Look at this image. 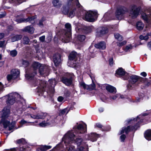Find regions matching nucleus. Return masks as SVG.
I'll use <instances>...</instances> for the list:
<instances>
[{"instance_id":"nucleus-1","label":"nucleus","mask_w":151,"mask_h":151,"mask_svg":"<svg viewBox=\"0 0 151 151\" xmlns=\"http://www.w3.org/2000/svg\"><path fill=\"white\" fill-rule=\"evenodd\" d=\"M68 4L66 6H63L61 9L63 13L65 15L68 14L70 10V12L68 15L69 17L72 18L75 15L78 17H80L78 15L81 12V9L78 6L76 5V0H68Z\"/></svg>"},{"instance_id":"nucleus-2","label":"nucleus","mask_w":151,"mask_h":151,"mask_svg":"<svg viewBox=\"0 0 151 151\" xmlns=\"http://www.w3.org/2000/svg\"><path fill=\"white\" fill-rule=\"evenodd\" d=\"M76 0V5L80 8L81 12H80V14H78V16H83L85 14V18L87 21L90 22H94L97 19L98 17L97 12L95 11H91L86 12L83 9V7L79 3L78 0Z\"/></svg>"},{"instance_id":"nucleus-3","label":"nucleus","mask_w":151,"mask_h":151,"mask_svg":"<svg viewBox=\"0 0 151 151\" xmlns=\"http://www.w3.org/2000/svg\"><path fill=\"white\" fill-rule=\"evenodd\" d=\"M65 27L66 29L63 30L60 39L63 42L67 43L70 41L71 38V25L68 23L65 24Z\"/></svg>"},{"instance_id":"nucleus-4","label":"nucleus","mask_w":151,"mask_h":151,"mask_svg":"<svg viewBox=\"0 0 151 151\" xmlns=\"http://www.w3.org/2000/svg\"><path fill=\"white\" fill-rule=\"evenodd\" d=\"M32 67L34 70L39 68V72L40 75L45 74L47 76L49 74L50 68L47 65H41L38 62H35L33 63Z\"/></svg>"},{"instance_id":"nucleus-5","label":"nucleus","mask_w":151,"mask_h":151,"mask_svg":"<svg viewBox=\"0 0 151 151\" xmlns=\"http://www.w3.org/2000/svg\"><path fill=\"white\" fill-rule=\"evenodd\" d=\"M80 55L74 51L72 52L69 56L68 63L72 67H76L78 63Z\"/></svg>"},{"instance_id":"nucleus-6","label":"nucleus","mask_w":151,"mask_h":151,"mask_svg":"<svg viewBox=\"0 0 151 151\" xmlns=\"http://www.w3.org/2000/svg\"><path fill=\"white\" fill-rule=\"evenodd\" d=\"M128 11V9L123 6H119L117 7L115 12L116 18L118 20H121L124 17V14Z\"/></svg>"},{"instance_id":"nucleus-7","label":"nucleus","mask_w":151,"mask_h":151,"mask_svg":"<svg viewBox=\"0 0 151 151\" xmlns=\"http://www.w3.org/2000/svg\"><path fill=\"white\" fill-rule=\"evenodd\" d=\"M7 97L6 102L8 105L13 104L17 100L21 98L20 96L16 93H10L6 96Z\"/></svg>"},{"instance_id":"nucleus-8","label":"nucleus","mask_w":151,"mask_h":151,"mask_svg":"<svg viewBox=\"0 0 151 151\" xmlns=\"http://www.w3.org/2000/svg\"><path fill=\"white\" fill-rule=\"evenodd\" d=\"M140 9V6H137L134 5H132L129 8V16L133 18H136L139 15Z\"/></svg>"},{"instance_id":"nucleus-9","label":"nucleus","mask_w":151,"mask_h":151,"mask_svg":"<svg viewBox=\"0 0 151 151\" xmlns=\"http://www.w3.org/2000/svg\"><path fill=\"white\" fill-rule=\"evenodd\" d=\"M138 80L145 82V83L147 85H148L149 83V81H147V79H146L145 78H138V76H130V78L129 80V84L127 86L128 88H129V86H131L130 85V84L131 83L134 84Z\"/></svg>"},{"instance_id":"nucleus-10","label":"nucleus","mask_w":151,"mask_h":151,"mask_svg":"<svg viewBox=\"0 0 151 151\" xmlns=\"http://www.w3.org/2000/svg\"><path fill=\"white\" fill-rule=\"evenodd\" d=\"M142 19L149 25L151 22V8H148L141 14Z\"/></svg>"},{"instance_id":"nucleus-11","label":"nucleus","mask_w":151,"mask_h":151,"mask_svg":"<svg viewBox=\"0 0 151 151\" xmlns=\"http://www.w3.org/2000/svg\"><path fill=\"white\" fill-rule=\"evenodd\" d=\"M75 137V135L72 132H68L63 138V141L64 142L65 144H70L74 142Z\"/></svg>"},{"instance_id":"nucleus-12","label":"nucleus","mask_w":151,"mask_h":151,"mask_svg":"<svg viewBox=\"0 0 151 151\" xmlns=\"http://www.w3.org/2000/svg\"><path fill=\"white\" fill-rule=\"evenodd\" d=\"M36 17L32 16V17H29L26 19L24 18H21L20 19H15V21L18 23H20L23 22H29L31 24H33L35 23V19Z\"/></svg>"},{"instance_id":"nucleus-13","label":"nucleus","mask_w":151,"mask_h":151,"mask_svg":"<svg viewBox=\"0 0 151 151\" xmlns=\"http://www.w3.org/2000/svg\"><path fill=\"white\" fill-rule=\"evenodd\" d=\"M2 122L4 128H6L7 127H9V130H11L13 129L15 124V122H12L10 124L9 121L4 119H2Z\"/></svg>"},{"instance_id":"nucleus-14","label":"nucleus","mask_w":151,"mask_h":151,"mask_svg":"<svg viewBox=\"0 0 151 151\" xmlns=\"http://www.w3.org/2000/svg\"><path fill=\"white\" fill-rule=\"evenodd\" d=\"M61 56L59 53L54 54L53 56L52 60L55 65L57 66L60 63L61 61Z\"/></svg>"},{"instance_id":"nucleus-15","label":"nucleus","mask_w":151,"mask_h":151,"mask_svg":"<svg viewBox=\"0 0 151 151\" xmlns=\"http://www.w3.org/2000/svg\"><path fill=\"white\" fill-rule=\"evenodd\" d=\"M85 127L83 126L82 124H79L76 129L75 133L78 134H82L84 133L86 130V125H85Z\"/></svg>"},{"instance_id":"nucleus-16","label":"nucleus","mask_w":151,"mask_h":151,"mask_svg":"<svg viewBox=\"0 0 151 151\" xmlns=\"http://www.w3.org/2000/svg\"><path fill=\"white\" fill-rule=\"evenodd\" d=\"M10 110L9 107H5L2 111L1 114L3 119L8 117L9 114Z\"/></svg>"},{"instance_id":"nucleus-17","label":"nucleus","mask_w":151,"mask_h":151,"mask_svg":"<svg viewBox=\"0 0 151 151\" xmlns=\"http://www.w3.org/2000/svg\"><path fill=\"white\" fill-rule=\"evenodd\" d=\"M80 86H82L84 88L89 90H93L95 89L96 86L93 83L92 84L88 85L85 84L83 82H81Z\"/></svg>"},{"instance_id":"nucleus-18","label":"nucleus","mask_w":151,"mask_h":151,"mask_svg":"<svg viewBox=\"0 0 151 151\" xmlns=\"http://www.w3.org/2000/svg\"><path fill=\"white\" fill-rule=\"evenodd\" d=\"M62 82L67 86H69L72 83V78L71 77L67 78L63 76L61 78Z\"/></svg>"},{"instance_id":"nucleus-19","label":"nucleus","mask_w":151,"mask_h":151,"mask_svg":"<svg viewBox=\"0 0 151 151\" xmlns=\"http://www.w3.org/2000/svg\"><path fill=\"white\" fill-rule=\"evenodd\" d=\"M116 74L119 76H127L129 75L122 68H119L116 71Z\"/></svg>"},{"instance_id":"nucleus-20","label":"nucleus","mask_w":151,"mask_h":151,"mask_svg":"<svg viewBox=\"0 0 151 151\" xmlns=\"http://www.w3.org/2000/svg\"><path fill=\"white\" fill-rule=\"evenodd\" d=\"M95 47L100 50H103L106 48V44L105 42L101 41L95 44Z\"/></svg>"},{"instance_id":"nucleus-21","label":"nucleus","mask_w":151,"mask_h":151,"mask_svg":"<svg viewBox=\"0 0 151 151\" xmlns=\"http://www.w3.org/2000/svg\"><path fill=\"white\" fill-rule=\"evenodd\" d=\"M22 30L23 32L32 34L34 32V29L32 26H29L25 27Z\"/></svg>"},{"instance_id":"nucleus-22","label":"nucleus","mask_w":151,"mask_h":151,"mask_svg":"<svg viewBox=\"0 0 151 151\" xmlns=\"http://www.w3.org/2000/svg\"><path fill=\"white\" fill-rule=\"evenodd\" d=\"M85 38V36L83 35H78L77 36V40L80 42V43H78L79 44V46L80 47L82 46V44L81 43L84 41Z\"/></svg>"},{"instance_id":"nucleus-23","label":"nucleus","mask_w":151,"mask_h":151,"mask_svg":"<svg viewBox=\"0 0 151 151\" xmlns=\"http://www.w3.org/2000/svg\"><path fill=\"white\" fill-rule=\"evenodd\" d=\"M112 19L111 17V15L109 12H106L105 13L102 19V21L104 22L109 21Z\"/></svg>"},{"instance_id":"nucleus-24","label":"nucleus","mask_w":151,"mask_h":151,"mask_svg":"<svg viewBox=\"0 0 151 151\" xmlns=\"http://www.w3.org/2000/svg\"><path fill=\"white\" fill-rule=\"evenodd\" d=\"M20 72L19 70L17 69H13L10 72V74L7 76H19Z\"/></svg>"},{"instance_id":"nucleus-25","label":"nucleus","mask_w":151,"mask_h":151,"mask_svg":"<svg viewBox=\"0 0 151 151\" xmlns=\"http://www.w3.org/2000/svg\"><path fill=\"white\" fill-rule=\"evenodd\" d=\"M106 88L108 91L110 93L114 92L115 93L116 92V88L111 85H108L106 86Z\"/></svg>"},{"instance_id":"nucleus-26","label":"nucleus","mask_w":151,"mask_h":151,"mask_svg":"<svg viewBox=\"0 0 151 151\" xmlns=\"http://www.w3.org/2000/svg\"><path fill=\"white\" fill-rule=\"evenodd\" d=\"M145 138L148 140H151V130H147L145 133Z\"/></svg>"},{"instance_id":"nucleus-27","label":"nucleus","mask_w":151,"mask_h":151,"mask_svg":"<svg viewBox=\"0 0 151 151\" xmlns=\"http://www.w3.org/2000/svg\"><path fill=\"white\" fill-rule=\"evenodd\" d=\"M98 135L95 133H92L89 136V139L92 142L96 140Z\"/></svg>"},{"instance_id":"nucleus-28","label":"nucleus","mask_w":151,"mask_h":151,"mask_svg":"<svg viewBox=\"0 0 151 151\" xmlns=\"http://www.w3.org/2000/svg\"><path fill=\"white\" fill-rule=\"evenodd\" d=\"M54 72L57 76H74V74L72 73L64 72L61 73L59 72L60 73L59 74L56 71H55Z\"/></svg>"},{"instance_id":"nucleus-29","label":"nucleus","mask_w":151,"mask_h":151,"mask_svg":"<svg viewBox=\"0 0 151 151\" xmlns=\"http://www.w3.org/2000/svg\"><path fill=\"white\" fill-rule=\"evenodd\" d=\"M144 27V24L141 22H138L136 24V27L138 30H142Z\"/></svg>"},{"instance_id":"nucleus-30","label":"nucleus","mask_w":151,"mask_h":151,"mask_svg":"<svg viewBox=\"0 0 151 151\" xmlns=\"http://www.w3.org/2000/svg\"><path fill=\"white\" fill-rule=\"evenodd\" d=\"M22 36L21 35H16L12 38V42H14L16 41H18L20 40L22 38Z\"/></svg>"},{"instance_id":"nucleus-31","label":"nucleus","mask_w":151,"mask_h":151,"mask_svg":"<svg viewBox=\"0 0 151 151\" xmlns=\"http://www.w3.org/2000/svg\"><path fill=\"white\" fill-rule=\"evenodd\" d=\"M52 3L55 7H59L61 5V2L59 0H53Z\"/></svg>"},{"instance_id":"nucleus-32","label":"nucleus","mask_w":151,"mask_h":151,"mask_svg":"<svg viewBox=\"0 0 151 151\" xmlns=\"http://www.w3.org/2000/svg\"><path fill=\"white\" fill-rule=\"evenodd\" d=\"M130 128L129 126H127L126 128L125 127H123L121 131V134H123L124 132H125L127 134L130 131Z\"/></svg>"},{"instance_id":"nucleus-33","label":"nucleus","mask_w":151,"mask_h":151,"mask_svg":"<svg viewBox=\"0 0 151 151\" xmlns=\"http://www.w3.org/2000/svg\"><path fill=\"white\" fill-rule=\"evenodd\" d=\"M26 1V0H10V1L11 3H14L16 5H18Z\"/></svg>"},{"instance_id":"nucleus-34","label":"nucleus","mask_w":151,"mask_h":151,"mask_svg":"<svg viewBox=\"0 0 151 151\" xmlns=\"http://www.w3.org/2000/svg\"><path fill=\"white\" fill-rule=\"evenodd\" d=\"M93 27L91 26H85L84 27V29L85 31V32L86 33H88L92 31Z\"/></svg>"},{"instance_id":"nucleus-35","label":"nucleus","mask_w":151,"mask_h":151,"mask_svg":"<svg viewBox=\"0 0 151 151\" xmlns=\"http://www.w3.org/2000/svg\"><path fill=\"white\" fill-rule=\"evenodd\" d=\"M114 36L115 39L119 41H121L123 40L122 37L118 33L114 34Z\"/></svg>"},{"instance_id":"nucleus-36","label":"nucleus","mask_w":151,"mask_h":151,"mask_svg":"<svg viewBox=\"0 0 151 151\" xmlns=\"http://www.w3.org/2000/svg\"><path fill=\"white\" fill-rule=\"evenodd\" d=\"M40 88L44 89L46 86V82L45 81H40Z\"/></svg>"},{"instance_id":"nucleus-37","label":"nucleus","mask_w":151,"mask_h":151,"mask_svg":"<svg viewBox=\"0 0 151 151\" xmlns=\"http://www.w3.org/2000/svg\"><path fill=\"white\" fill-rule=\"evenodd\" d=\"M132 47L131 45L127 46L124 48H123L125 52H129L132 49Z\"/></svg>"},{"instance_id":"nucleus-38","label":"nucleus","mask_w":151,"mask_h":151,"mask_svg":"<svg viewBox=\"0 0 151 151\" xmlns=\"http://www.w3.org/2000/svg\"><path fill=\"white\" fill-rule=\"evenodd\" d=\"M23 42L24 44L27 45L29 42V39L28 37L24 36L23 38Z\"/></svg>"},{"instance_id":"nucleus-39","label":"nucleus","mask_w":151,"mask_h":151,"mask_svg":"<svg viewBox=\"0 0 151 151\" xmlns=\"http://www.w3.org/2000/svg\"><path fill=\"white\" fill-rule=\"evenodd\" d=\"M45 20L44 18H42L39 20L38 25L40 27H44V23Z\"/></svg>"},{"instance_id":"nucleus-40","label":"nucleus","mask_w":151,"mask_h":151,"mask_svg":"<svg viewBox=\"0 0 151 151\" xmlns=\"http://www.w3.org/2000/svg\"><path fill=\"white\" fill-rule=\"evenodd\" d=\"M108 32V30L107 28L103 27L100 31L99 33L101 35H104L107 33Z\"/></svg>"},{"instance_id":"nucleus-41","label":"nucleus","mask_w":151,"mask_h":151,"mask_svg":"<svg viewBox=\"0 0 151 151\" xmlns=\"http://www.w3.org/2000/svg\"><path fill=\"white\" fill-rule=\"evenodd\" d=\"M17 54V52L15 50H14L10 51V54L12 57L16 56Z\"/></svg>"},{"instance_id":"nucleus-42","label":"nucleus","mask_w":151,"mask_h":151,"mask_svg":"<svg viewBox=\"0 0 151 151\" xmlns=\"http://www.w3.org/2000/svg\"><path fill=\"white\" fill-rule=\"evenodd\" d=\"M68 111L69 110L67 108L64 109L60 111V115H63L65 113L67 114Z\"/></svg>"},{"instance_id":"nucleus-43","label":"nucleus","mask_w":151,"mask_h":151,"mask_svg":"<svg viewBox=\"0 0 151 151\" xmlns=\"http://www.w3.org/2000/svg\"><path fill=\"white\" fill-rule=\"evenodd\" d=\"M83 140L81 138H78L76 139L75 142L78 145H79L81 144Z\"/></svg>"},{"instance_id":"nucleus-44","label":"nucleus","mask_w":151,"mask_h":151,"mask_svg":"<svg viewBox=\"0 0 151 151\" xmlns=\"http://www.w3.org/2000/svg\"><path fill=\"white\" fill-rule=\"evenodd\" d=\"M22 64L23 67L25 68L27 67L29 65V62L26 60H22Z\"/></svg>"},{"instance_id":"nucleus-45","label":"nucleus","mask_w":151,"mask_h":151,"mask_svg":"<svg viewBox=\"0 0 151 151\" xmlns=\"http://www.w3.org/2000/svg\"><path fill=\"white\" fill-rule=\"evenodd\" d=\"M51 148V147L49 146H44L40 147V150H46L47 149H49Z\"/></svg>"},{"instance_id":"nucleus-46","label":"nucleus","mask_w":151,"mask_h":151,"mask_svg":"<svg viewBox=\"0 0 151 151\" xmlns=\"http://www.w3.org/2000/svg\"><path fill=\"white\" fill-rule=\"evenodd\" d=\"M17 142L18 144H24L25 143V141L24 139L22 138L17 140Z\"/></svg>"},{"instance_id":"nucleus-47","label":"nucleus","mask_w":151,"mask_h":151,"mask_svg":"<svg viewBox=\"0 0 151 151\" xmlns=\"http://www.w3.org/2000/svg\"><path fill=\"white\" fill-rule=\"evenodd\" d=\"M66 151H75L74 147L71 146L69 147H67Z\"/></svg>"},{"instance_id":"nucleus-48","label":"nucleus","mask_w":151,"mask_h":151,"mask_svg":"<svg viewBox=\"0 0 151 151\" xmlns=\"http://www.w3.org/2000/svg\"><path fill=\"white\" fill-rule=\"evenodd\" d=\"M126 43V41H123L122 42L117 43V45L120 46H122L124 45Z\"/></svg>"},{"instance_id":"nucleus-49","label":"nucleus","mask_w":151,"mask_h":151,"mask_svg":"<svg viewBox=\"0 0 151 151\" xmlns=\"http://www.w3.org/2000/svg\"><path fill=\"white\" fill-rule=\"evenodd\" d=\"M70 94V92L68 90L65 91L64 93V95L66 97H68L69 96Z\"/></svg>"},{"instance_id":"nucleus-50","label":"nucleus","mask_w":151,"mask_h":151,"mask_svg":"<svg viewBox=\"0 0 151 151\" xmlns=\"http://www.w3.org/2000/svg\"><path fill=\"white\" fill-rule=\"evenodd\" d=\"M84 148V147H83L78 146L76 151H83Z\"/></svg>"},{"instance_id":"nucleus-51","label":"nucleus","mask_w":151,"mask_h":151,"mask_svg":"<svg viewBox=\"0 0 151 151\" xmlns=\"http://www.w3.org/2000/svg\"><path fill=\"white\" fill-rule=\"evenodd\" d=\"M35 116L36 119H41L43 118L42 115L39 114H37V115H36Z\"/></svg>"},{"instance_id":"nucleus-52","label":"nucleus","mask_w":151,"mask_h":151,"mask_svg":"<svg viewBox=\"0 0 151 151\" xmlns=\"http://www.w3.org/2000/svg\"><path fill=\"white\" fill-rule=\"evenodd\" d=\"M6 15V13L5 12L0 13V18H2L4 17Z\"/></svg>"},{"instance_id":"nucleus-53","label":"nucleus","mask_w":151,"mask_h":151,"mask_svg":"<svg viewBox=\"0 0 151 151\" xmlns=\"http://www.w3.org/2000/svg\"><path fill=\"white\" fill-rule=\"evenodd\" d=\"M14 76H7V78L8 81H11L12 80H13L14 79L13 77Z\"/></svg>"},{"instance_id":"nucleus-54","label":"nucleus","mask_w":151,"mask_h":151,"mask_svg":"<svg viewBox=\"0 0 151 151\" xmlns=\"http://www.w3.org/2000/svg\"><path fill=\"white\" fill-rule=\"evenodd\" d=\"M26 78L28 81H31L34 79V76H26Z\"/></svg>"},{"instance_id":"nucleus-55","label":"nucleus","mask_w":151,"mask_h":151,"mask_svg":"<svg viewBox=\"0 0 151 151\" xmlns=\"http://www.w3.org/2000/svg\"><path fill=\"white\" fill-rule=\"evenodd\" d=\"M45 35L42 36L39 38V40L42 42H43L45 41Z\"/></svg>"},{"instance_id":"nucleus-56","label":"nucleus","mask_w":151,"mask_h":151,"mask_svg":"<svg viewBox=\"0 0 151 151\" xmlns=\"http://www.w3.org/2000/svg\"><path fill=\"white\" fill-rule=\"evenodd\" d=\"M5 46V41H0V47H3Z\"/></svg>"},{"instance_id":"nucleus-57","label":"nucleus","mask_w":151,"mask_h":151,"mask_svg":"<svg viewBox=\"0 0 151 151\" xmlns=\"http://www.w3.org/2000/svg\"><path fill=\"white\" fill-rule=\"evenodd\" d=\"M126 138V136L124 134H122L120 136V139L122 142H123Z\"/></svg>"},{"instance_id":"nucleus-58","label":"nucleus","mask_w":151,"mask_h":151,"mask_svg":"<svg viewBox=\"0 0 151 151\" xmlns=\"http://www.w3.org/2000/svg\"><path fill=\"white\" fill-rule=\"evenodd\" d=\"M109 63L110 65H112L113 64V60L112 58H110L109 60Z\"/></svg>"},{"instance_id":"nucleus-59","label":"nucleus","mask_w":151,"mask_h":151,"mask_svg":"<svg viewBox=\"0 0 151 151\" xmlns=\"http://www.w3.org/2000/svg\"><path fill=\"white\" fill-rule=\"evenodd\" d=\"M64 99L63 97L61 96H60L58 98V100L59 102L62 101Z\"/></svg>"},{"instance_id":"nucleus-60","label":"nucleus","mask_w":151,"mask_h":151,"mask_svg":"<svg viewBox=\"0 0 151 151\" xmlns=\"http://www.w3.org/2000/svg\"><path fill=\"white\" fill-rule=\"evenodd\" d=\"M47 123L44 122H42L39 124V125L41 127H44L47 125Z\"/></svg>"},{"instance_id":"nucleus-61","label":"nucleus","mask_w":151,"mask_h":151,"mask_svg":"<svg viewBox=\"0 0 151 151\" xmlns=\"http://www.w3.org/2000/svg\"><path fill=\"white\" fill-rule=\"evenodd\" d=\"M20 122H21V124H24L27 123H32V122H27L26 121L23 119Z\"/></svg>"},{"instance_id":"nucleus-62","label":"nucleus","mask_w":151,"mask_h":151,"mask_svg":"<svg viewBox=\"0 0 151 151\" xmlns=\"http://www.w3.org/2000/svg\"><path fill=\"white\" fill-rule=\"evenodd\" d=\"M8 30L9 31H12L13 29V27L11 25H9L8 27Z\"/></svg>"},{"instance_id":"nucleus-63","label":"nucleus","mask_w":151,"mask_h":151,"mask_svg":"<svg viewBox=\"0 0 151 151\" xmlns=\"http://www.w3.org/2000/svg\"><path fill=\"white\" fill-rule=\"evenodd\" d=\"M150 36V33H147V35L144 36V40H147L149 38L148 36Z\"/></svg>"},{"instance_id":"nucleus-64","label":"nucleus","mask_w":151,"mask_h":151,"mask_svg":"<svg viewBox=\"0 0 151 151\" xmlns=\"http://www.w3.org/2000/svg\"><path fill=\"white\" fill-rule=\"evenodd\" d=\"M147 47L149 50H151V41L148 42L147 44Z\"/></svg>"}]
</instances>
